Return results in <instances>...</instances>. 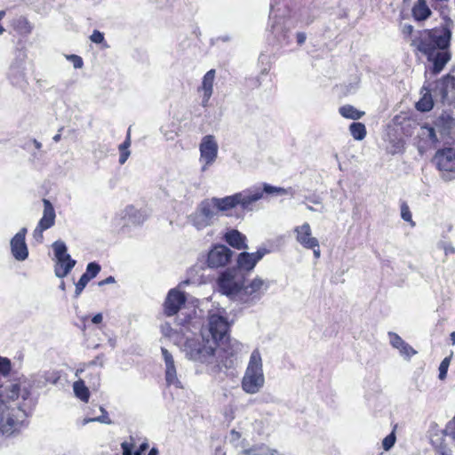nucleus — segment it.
<instances>
[{"mask_svg":"<svg viewBox=\"0 0 455 455\" xmlns=\"http://www.w3.org/2000/svg\"><path fill=\"white\" fill-rule=\"evenodd\" d=\"M88 383L91 387L97 389L100 386V373L99 371L93 370L87 376Z\"/></svg>","mask_w":455,"mask_h":455,"instance_id":"e433bc0d","label":"nucleus"},{"mask_svg":"<svg viewBox=\"0 0 455 455\" xmlns=\"http://www.w3.org/2000/svg\"><path fill=\"white\" fill-rule=\"evenodd\" d=\"M416 108L419 111H429L433 108V101L430 98L425 96L416 104Z\"/></svg>","mask_w":455,"mask_h":455,"instance_id":"58836bf2","label":"nucleus"},{"mask_svg":"<svg viewBox=\"0 0 455 455\" xmlns=\"http://www.w3.org/2000/svg\"><path fill=\"white\" fill-rule=\"evenodd\" d=\"M417 136L419 140V150H424L427 148L434 147L439 141L435 128L427 124L419 127L417 132Z\"/></svg>","mask_w":455,"mask_h":455,"instance_id":"412c9836","label":"nucleus"},{"mask_svg":"<svg viewBox=\"0 0 455 455\" xmlns=\"http://www.w3.org/2000/svg\"><path fill=\"white\" fill-rule=\"evenodd\" d=\"M449 365H450V358L445 357L442 361V363H440V366H439V379H444L446 378Z\"/></svg>","mask_w":455,"mask_h":455,"instance_id":"c03bdc74","label":"nucleus"},{"mask_svg":"<svg viewBox=\"0 0 455 455\" xmlns=\"http://www.w3.org/2000/svg\"><path fill=\"white\" fill-rule=\"evenodd\" d=\"M306 38L307 37L305 33L300 32L297 34V42L299 44H303L306 41Z\"/></svg>","mask_w":455,"mask_h":455,"instance_id":"864d4df0","label":"nucleus"},{"mask_svg":"<svg viewBox=\"0 0 455 455\" xmlns=\"http://www.w3.org/2000/svg\"><path fill=\"white\" fill-rule=\"evenodd\" d=\"M441 247L443 249L446 255L455 253V248L451 243H442Z\"/></svg>","mask_w":455,"mask_h":455,"instance_id":"de8ad7c7","label":"nucleus"},{"mask_svg":"<svg viewBox=\"0 0 455 455\" xmlns=\"http://www.w3.org/2000/svg\"><path fill=\"white\" fill-rule=\"evenodd\" d=\"M165 365V381L168 386H173L176 388H183L181 381L179 379L172 354L164 347L161 348Z\"/></svg>","mask_w":455,"mask_h":455,"instance_id":"a211bd4d","label":"nucleus"},{"mask_svg":"<svg viewBox=\"0 0 455 455\" xmlns=\"http://www.w3.org/2000/svg\"><path fill=\"white\" fill-rule=\"evenodd\" d=\"M395 435L394 432L390 433L388 435H387L382 442V446L385 451H389L395 443Z\"/></svg>","mask_w":455,"mask_h":455,"instance_id":"37998d69","label":"nucleus"},{"mask_svg":"<svg viewBox=\"0 0 455 455\" xmlns=\"http://www.w3.org/2000/svg\"><path fill=\"white\" fill-rule=\"evenodd\" d=\"M225 241L236 250H245L248 248L246 236L236 229L228 230L224 235Z\"/></svg>","mask_w":455,"mask_h":455,"instance_id":"b1692460","label":"nucleus"},{"mask_svg":"<svg viewBox=\"0 0 455 455\" xmlns=\"http://www.w3.org/2000/svg\"><path fill=\"white\" fill-rule=\"evenodd\" d=\"M388 336L391 346L399 350L401 355L404 356L405 358H410L416 354V351L398 334L389 332Z\"/></svg>","mask_w":455,"mask_h":455,"instance_id":"5701e85b","label":"nucleus"},{"mask_svg":"<svg viewBox=\"0 0 455 455\" xmlns=\"http://www.w3.org/2000/svg\"><path fill=\"white\" fill-rule=\"evenodd\" d=\"M115 278L113 276H108L106 279L99 282V286H103L105 284L114 283Z\"/></svg>","mask_w":455,"mask_h":455,"instance_id":"603ef678","label":"nucleus"},{"mask_svg":"<svg viewBox=\"0 0 455 455\" xmlns=\"http://www.w3.org/2000/svg\"><path fill=\"white\" fill-rule=\"evenodd\" d=\"M349 132L356 140H362L366 136V128L362 123H352L349 126Z\"/></svg>","mask_w":455,"mask_h":455,"instance_id":"f704fd0d","label":"nucleus"},{"mask_svg":"<svg viewBox=\"0 0 455 455\" xmlns=\"http://www.w3.org/2000/svg\"><path fill=\"white\" fill-rule=\"evenodd\" d=\"M33 143H34L36 148L40 149L42 148L41 142L37 141L36 140H33Z\"/></svg>","mask_w":455,"mask_h":455,"instance_id":"052dcab7","label":"nucleus"},{"mask_svg":"<svg viewBox=\"0 0 455 455\" xmlns=\"http://www.w3.org/2000/svg\"><path fill=\"white\" fill-rule=\"evenodd\" d=\"M89 281V276L82 275L78 282L76 283L75 297H78L82 293Z\"/></svg>","mask_w":455,"mask_h":455,"instance_id":"ea45409f","label":"nucleus"},{"mask_svg":"<svg viewBox=\"0 0 455 455\" xmlns=\"http://www.w3.org/2000/svg\"><path fill=\"white\" fill-rule=\"evenodd\" d=\"M265 385L262 358L255 349L250 356L248 365L241 380L242 390L248 395L258 394Z\"/></svg>","mask_w":455,"mask_h":455,"instance_id":"7ed1b4c3","label":"nucleus"},{"mask_svg":"<svg viewBox=\"0 0 455 455\" xmlns=\"http://www.w3.org/2000/svg\"><path fill=\"white\" fill-rule=\"evenodd\" d=\"M232 364H233V361H232V360H229V361H228V360H227V361L224 363V365H225V367H226V368L231 367V366H232Z\"/></svg>","mask_w":455,"mask_h":455,"instance_id":"0e129e2a","label":"nucleus"},{"mask_svg":"<svg viewBox=\"0 0 455 455\" xmlns=\"http://www.w3.org/2000/svg\"><path fill=\"white\" fill-rule=\"evenodd\" d=\"M67 59L72 62L75 68H81L84 65L82 58L78 55L71 54L67 56Z\"/></svg>","mask_w":455,"mask_h":455,"instance_id":"49530a36","label":"nucleus"},{"mask_svg":"<svg viewBox=\"0 0 455 455\" xmlns=\"http://www.w3.org/2000/svg\"><path fill=\"white\" fill-rule=\"evenodd\" d=\"M450 40L451 32L447 28H441L421 31L419 36L412 40L411 45L427 57L432 63L429 71L433 75H437L451 60Z\"/></svg>","mask_w":455,"mask_h":455,"instance_id":"f257e3e1","label":"nucleus"},{"mask_svg":"<svg viewBox=\"0 0 455 455\" xmlns=\"http://www.w3.org/2000/svg\"><path fill=\"white\" fill-rule=\"evenodd\" d=\"M260 196L259 191H241L221 198H206L198 204L197 209L213 222L220 212L228 215L227 212L236 206H240L243 211H252L253 204L259 201Z\"/></svg>","mask_w":455,"mask_h":455,"instance_id":"f03ea898","label":"nucleus"},{"mask_svg":"<svg viewBox=\"0 0 455 455\" xmlns=\"http://www.w3.org/2000/svg\"><path fill=\"white\" fill-rule=\"evenodd\" d=\"M267 253L266 249H259L256 252H241L237 257L238 271H251L257 263Z\"/></svg>","mask_w":455,"mask_h":455,"instance_id":"f3484780","label":"nucleus"},{"mask_svg":"<svg viewBox=\"0 0 455 455\" xmlns=\"http://www.w3.org/2000/svg\"><path fill=\"white\" fill-rule=\"evenodd\" d=\"M43 216L33 231V236L38 243L43 242L44 232L54 226L56 219L55 210L52 203L48 199H43Z\"/></svg>","mask_w":455,"mask_h":455,"instance_id":"ddd939ff","label":"nucleus"},{"mask_svg":"<svg viewBox=\"0 0 455 455\" xmlns=\"http://www.w3.org/2000/svg\"><path fill=\"white\" fill-rule=\"evenodd\" d=\"M215 80V70L211 69L203 77L202 85L199 91L203 92L202 106L207 107L209 100L213 93V84Z\"/></svg>","mask_w":455,"mask_h":455,"instance_id":"4be33fe9","label":"nucleus"},{"mask_svg":"<svg viewBox=\"0 0 455 455\" xmlns=\"http://www.w3.org/2000/svg\"><path fill=\"white\" fill-rule=\"evenodd\" d=\"M121 447L123 450V455H142V453L148 448V443H141L140 448L132 454L134 442L132 437H131L130 442H123L121 443Z\"/></svg>","mask_w":455,"mask_h":455,"instance_id":"473e14b6","label":"nucleus"},{"mask_svg":"<svg viewBox=\"0 0 455 455\" xmlns=\"http://www.w3.org/2000/svg\"><path fill=\"white\" fill-rule=\"evenodd\" d=\"M413 17L417 20H425L431 14V10L427 4L426 0H418L412 8Z\"/></svg>","mask_w":455,"mask_h":455,"instance_id":"cd10ccee","label":"nucleus"},{"mask_svg":"<svg viewBox=\"0 0 455 455\" xmlns=\"http://www.w3.org/2000/svg\"><path fill=\"white\" fill-rule=\"evenodd\" d=\"M130 145H131V138H130V133L128 132L125 141L119 146V150L120 151L129 150Z\"/></svg>","mask_w":455,"mask_h":455,"instance_id":"09e8293b","label":"nucleus"},{"mask_svg":"<svg viewBox=\"0 0 455 455\" xmlns=\"http://www.w3.org/2000/svg\"><path fill=\"white\" fill-rule=\"evenodd\" d=\"M244 191H259L261 195V196L259 197V200L263 198L264 193L267 194V195H273V196H284L289 193V189L280 188V187H275V186L269 185L267 183H264L262 185V188L259 187H253V188H247Z\"/></svg>","mask_w":455,"mask_h":455,"instance_id":"a878e982","label":"nucleus"},{"mask_svg":"<svg viewBox=\"0 0 455 455\" xmlns=\"http://www.w3.org/2000/svg\"><path fill=\"white\" fill-rule=\"evenodd\" d=\"M185 315L183 312L177 317L176 327L173 328L169 323H164L161 325V331L163 335L166 338H169L174 344L180 346L182 344L183 339L188 331H193V330H196L195 323H192V318L189 315L181 317V315Z\"/></svg>","mask_w":455,"mask_h":455,"instance_id":"6e6552de","label":"nucleus"},{"mask_svg":"<svg viewBox=\"0 0 455 455\" xmlns=\"http://www.w3.org/2000/svg\"><path fill=\"white\" fill-rule=\"evenodd\" d=\"M413 31V27L411 25H405L403 28V33L404 35H411Z\"/></svg>","mask_w":455,"mask_h":455,"instance_id":"6e6d98bb","label":"nucleus"},{"mask_svg":"<svg viewBox=\"0 0 455 455\" xmlns=\"http://www.w3.org/2000/svg\"><path fill=\"white\" fill-rule=\"evenodd\" d=\"M102 319H103L102 315H101V314H97V315H95L92 317V322L93 323H96V324H97V323H100L102 322Z\"/></svg>","mask_w":455,"mask_h":455,"instance_id":"4d7b16f0","label":"nucleus"},{"mask_svg":"<svg viewBox=\"0 0 455 455\" xmlns=\"http://www.w3.org/2000/svg\"><path fill=\"white\" fill-rule=\"evenodd\" d=\"M60 140V133L56 134V135L53 137V140H54L55 142H58Z\"/></svg>","mask_w":455,"mask_h":455,"instance_id":"338daca9","label":"nucleus"},{"mask_svg":"<svg viewBox=\"0 0 455 455\" xmlns=\"http://www.w3.org/2000/svg\"><path fill=\"white\" fill-rule=\"evenodd\" d=\"M401 217L403 220L411 222L412 226L414 225V223L412 222L411 213L410 212V209H409L408 205H406L405 204H403L401 206Z\"/></svg>","mask_w":455,"mask_h":455,"instance_id":"a18cd8bd","label":"nucleus"},{"mask_svg":"<svg viewBox=\"0 0 455 455\" xmlns=\"http://www.w3.org/2000/svg\"><path fill=\"white\" fill-rule=\"evenodd\" d=\"M100 410L102 412L101 416H99V417L93 418V419H84V424L89 423V422H92V421H98V422L105 423V424H108V425L111 424L112 421L108 418L106 410L104 408H102V407H100Z\"/></svg>","mask_w":455,"mask_h":455,"instance_id":"a19ab883","label":"nucleus"},{"mask_svg":"<svg viewBox=\"0 0 455 455\" xmlns=\"http://www.w3.org/2000/svg\"><path fill=\"white\" fill-rule=\"evenodd\" d=\"M296 241L304 248H314L319 245L316 237L312 235L311 227L308 223H304L294 228Z\"/></svg>","mask_w":455,"mask_h":455,"instance_id":"6ab92c4d","label":"nucleus"},{"mask_svg":"<svg viewBox=\"0 0 455 455\" xmlns=\"http://www.w3.org/2000/svg\"><path fill=\"white\" fill-rule=\"evenodd\" d=\"M267 455H283V454L275 449L269 448L267 451Z\"/></svg>","mask_w":455,"mask_h":455,"instance_id":"bf43d9fd","label":"nucleus"},{"mask_svg":"<svg viewBox=\"0 0 455 455\" xmlns=\"http://www.w3.org/2000/svg\"><path fill=\"white\" fill-rule=\"evenodd\" d=\"M271 28H272L273 32H275L278 30V25H277L276 21L273 22V24L271 25Z\"/></svg>","mask_w":455,"mask_h":455,"instance_id":"e2e57ef3","label":"nucleus"},{"mask_svg":"<svg viewBox=\"0 0 455 455\" xmlns=\"http://www.w3.org/2000/svg\"><path fill=\"white\" fill-rule=\"evenodd\" d=\"M449 87L455 89V76L450 74L436 82L435 91H437L443 98H445Z\"/></svg>","mask_w":455,"mask_h":455,"instance_id":"bb28decb","label":"nucleus"},{"mask_svg":"<svg viewBox=\"0 0 455 455\" xmlns=\"http://www.w3.org/2000/svg\"><path fill=\"white\" fill-rule=\"evenodd\" d=\"M130 150L120 151L119 164H124L130 156Z\"/></svg>","mask_w":455,"mask_h":455,"instance_id":"8fccbe9b","label":"nucleus"},{"mask_svg":"<svg viewBox=\"0 0 455 455\" xmlns=\"http://www.w3.org/2000/svg\"><path fill=\"white\" fill-rule=\"evenodd\" d=\"M125 217H128L129 220L134 224L142 223L148 217V214L141 210L135 209L132 205H129L124 210Z\"/></svg>","mask_w":455,"mask_h":455,"instance_id":"7c9ffc66","label":"nucleus"},{"mask_svg":"<svg viewBox=\"0 0 455 455\" xmlns=\"http://www.w3.org/2000/svg\"><path fill=\"white\" fill-rule=\"evenodd\" d=\"M11 371V361L6 357L0 356V373L7 376Z\"/></svg>","mask_w":455,"mask_h":455,"instance_id":"79ce46f5","label":"nucleus"},{"mask_svg":"<svg viewBox=\"0 0 455 455\" xmlns=\"http://www.w3.org/2000/svg\"><path fill=\"white\" fill-rule=\"evenodd\" d=\"M454 125L455 121L449 115H442L435 122V126L442 136L448 135Z\"/></svg>","mask_w":455,"mask_h":455,"instance_id":"c85d7f7f","label":"nucleus"},{"mask_svg":"<svg viewBox=\"0 0 455 455\" xmlns=\"http://www.w3.org/2000/svg\"><path fill=\"white\" fill-rule=\"evenodd\" d=\"M239 446L242 448L241 455H267L269 447L265 443H256L251 447L247 446V441H241Z\"/></svg>","mask_w":455,"mask_h":455,"instance_id":"393cba45","label":"nucleus"},{"mask_svg":"<svg viewBox=\"0 0 455 455\" xmlns=\"http://www.w3.org/2000/svg\"><path fill=\"white\" fill-rule=\"evenodd\" d=\"M230 435L232 443H235V441H238L241 438V434L235 429L231 430Z\"/></svg>","mask_w":455,"mask_h":455,"instance_id":"3c124183","label":"nucleus"},{"mask_svg":"<svg viewBox=\"0 0 455 455\" xmlns=\"http://www.w3.org/2000/svg\"><path fill=\"white\" fill-rule=\"evenodd\" d=\"M310 250H313V252H314V256L318 259L320 258V255H321V251H320V248H319V245L316 246V247H314V248H309Z\"/></svg>","mask_w":455,"mask_h":455,"instance_id":"13d9d810","label":"nucleus"},{"mask_svg":"<svg viewBox=\"0 0 455 455\" xmlns=\"http://www.w3.org/2000/svg\"><path fill=\"white\" fill-rule=\"evenodd\" d=\"M26 417V410L19 403L12 407L4 403H0V431L2 434L13 433L21 426Z\"/></svg>","mask_w":455,"mask_h":455,"instance_id":"39448f33","label":"nucleus"},{"mask_svg":"<svg viewBox=\"0 0 455 455\" xmlns=\"http://www.w3.org/2000/svg\"><path fill=\"white\" fill-rule=\"evenodd\" d=\"M100 266L96 262H91L86 267V271L84 275L89 276V280L94 278L100 271Z\"/></svg>","mask_w":455,"mask_h":455,"instance_id":"4c0bfd02","label":"nucleus"},{"mask_svg":"<svg viewBox=\"0 0 455 455\" xmlns=\"http://www.w3.org/2000/svg\"><path fill=\"white\" fill-rule=\"evenodd\" d=\"M188 283V281L182 282L177 288L170 290L164 305V314L166 315L172 316L176 314H178V315L180 314V311L182 310V306L185 305L186 297L180 289Z\"/></svg>","mask_w":455,"mask_h":455,"instance_id":"4468645a","label":"nucleus"},{"mask_svg":"<svg viewBox=\"0 0 455 455\" xmlns=\"http://www.w3.org/2000/svg\"><path fill=\"white\" fill-rule=\"evenodd\" d=\"M28 229L22 228L10 242L11 252L13 258L18 261H24L28 257V249L26 243V235Z\"/></svg>","mask_w":455,"mask_h":455,"instance_id":"dca6fc26","label":"nucleus"},{"mask_svg":"<svg viewBox=\"0 0 455 455\" xmlns=\"http://www.w3.org/2000/svg\"><path fill=\"white\" fill-rule=\"evenodd\" d=\"M148 455H158V450L156 448H152Z\"/></svg>","mask_w":455,"mask_h":455,"instance_id":"680f3d73","label":"nucleus"},{"mask_svg":"<svg viewBox=\"0 0 455 455\" xmlns=\"http://www.w3.org/2000/svg\"><path fill=\"white\" fill-rule=\"evenodd\" d=\"M73 390L76 396L79 398L81 401L84 403H87L89 401L90 392L83 379H79L78 380L74 382Z\"/></svg>","mask_w":455,"mask_h":455,"instance_id":"2f4dec72","label":"nucleus"},{"mask_svg":"<svg viewBox=\"0 0 455 455\" xmlns=\"http://www.w3.org/2000/svg\"><path fill=\"white\" fill-rule=\"evenodd\" d=\"M218 150V143L213 135H206L203 137L199 145L200 162L203 164V172H205L208 167L216 161Z\"/></svg>","mask_w":455,"mask_h":455,"instance_id":"f8f14e48","label":"nucleus"},{"mask_svg":"<svg viewBox=\"0 0 455 455\" xmlns=\"http://www.w3.org/2000/svg\"><path fill=\"white\" fill-rule=\"evenodd\" d=\"M226 312L223 308L211 310L209 312L208 334L211 335L209 339L216 341V347L224 345L229 340L228 336V323L226 319Z\"/></svg>","mask_w":455,"mask_h":455,"instance_id":"0eeeda50","label":"nucleus"},{"mask_svg":"<svg viewBox=\"0 0 455 455\" xmlns=\"http://www.w3.org/2000/svg\"><path fill=\"white\" fill-rule=\"evenodd\" d=\"M244 275L236 269H227L218 279V287L222 294L238 300L244 283Z\"/></svg>","mask_w":455,"mask_h":455,"instance_id":"423d86ee","label":"nucleus"},{"mask_svg":"<svg viewBox=\"0 0 455 455\" xmlns=\"http://www.w3.org/2000/svg\"><path fill=\"white\" fill-rule=\"evenodd\" d=\"M183 344V351L190 360L203 363H211L216 350V341L209 339V335L202 331L200 339H191L187 335Z\"/></svg>","mask_w":455,"mask_h":455,"instance_id":"20e7f679","label":"nucleus"},{"mask_svg":"<svg viewBox=\"0 0 455 455\" xmlns=\"http://www.w3.org/2000/svg\"><path fill=\"white\" fill-rule=\"evenodd\" d=\"M268 287V282L256 276L247 285L243 284L239 301L242 303L253 304L261 298Z\"/></svg>","mask_w":455,"mask_h":455,"instance_id":"9b49d317","label":"nucleus"},{"mask_svg":"<svg viewBox=\"0 0 455 455\" xmlns=\"http://www.w3.org/2000/svg\"><path fill=\"white\" fill-rule=\"evenodd\" d=\"M451 339L452 341V344L455 345V332H451Z\"/></svg>","mask_w":455,"mask_h":455,"instance_id":"774afa93","label":"nucleus"},{"mask_svg":"<svg viewBox=\"0 0 455 455\" xmlns=\"http://www.w3.org/2000/svg\"><path fill=\"white\" fill-rule=\"evenodd\" d=\"M52 249L55 258V275L59 278H63L70 273L76 261L68 253V248L63 241H55L52 243Z\"/></svg>","mask_w":455,"mask_h":455,"instance_id":"1a4fd4ad","label":"nucleus"},{"mask_svg":"<svg viewBox=\"0 0 455 455\" xmlns=\"http://www.w3.org/2000/svg\"><path fill=\"white\" fill-rule=\"evenodd\" d=\"M339 112L343 117L352 120H358L364 115L363 111H360L351 105L340 107Z\"/></svg>","mask_w":455,"mask_h":455,"instance_id":"72a5a7b5","label":"nucleus"},{"mask_svg":"<svg viewBox=\"0 0 455 455\" xmlns=\"http://www.w3.org/2000/svg\"><path fill=\"white\" fill-rule=\"evenodd\" d=\"M189 220L197 230H202L213 223L211 220L205 218L197 208L196 212L189 216Z\"/></svg>","mask_w":455,"mask_h":455,"instance_id":"c756f323","label":"nucleus"},{"mask_svg":"<svg viewBox=\"0 0 455 455\" xmlns=\"http://www.w3.org/2000/svg\"><path fill=\"white\" fill-rule=\"evenodd\" d=\"M83 371H84V369H83V368L77 369V370L76 371V373H75L76 377H79V376H80V374H81Z\"/></svg>","mask_w":455,"mask_h":455,"instance_id":"69168bd1","label":"nucleus"},{"mask_svg":"<svg viewBox=\"0 0 455 455\" xmlns=\"http://www.w3.org/2000/svg\"><path fill=\"white\" fill-rule=\"evenodd\" d=\"M241 344L236 342V341H234V344L232 345V352H230V355L231 356H234L235 353H236L238 350H240V347H241Z\"/></svg>","mask_w":455,"mask_h":455,"instance_id":"5fc2aeb1","label":"nucleus"},{"mask_svg":"<svg viewBox=\"0 0 455 455\" xmlns=\"http://www.w3.org/2000/svg\"><path fill=\"white\" fill-rule=\"evenodd\" d=\"M233 251L225 245L218 244L210 250L207 255V266L218 268L226 266L231 259Z\"/></svg>","mask_w":455,"mask_h":455,"instance_id":"2eb2a0df","label":"nucleus"},{"mask_svg":"<svg viewBox=\"0 0 455 455\" xmlns=\"http://www.w3.org/2000/svg\"><path fill=\"white\" fill-rule=\"evenodd\" d=\"M90 40L94 44H102L104 49L109 48L108 44L105 41L104 34L99 30H93L90 36Z\"/></svg>","mask_w":455,"mask_h":455,"instance_id":"c9c22d12","label":"nucleus"},{"mask_svg":"<svg viewBox=\"0 0 455 455\" xmlns=\"http://www.w3.org/2000/svg\"><path fill=\"white\" fill-rule=\"evenodd\" d=\"M26 401L29 396V391L26 388L21 390L18 383H10L7 386L0 387V403H5V400L15 401L19 397Z\"/></svg>","mask_w":455,"mask_h":455,"instance_id":"aec40b11","label":"nucleus"},{"mask_svg":"<svg viewBox=\"0 0 455 455\" xmlns=\"http://www.w3.org/2000/svg\"><path fill=\"white\" fill-rule=\"evenodd\" d=\"M433 162L441 172L442 179H455V148L448 147L436 151Z\"/></svg>","mask_w":455,"mask_h":455,"instance_id":"9d476101","label":"nucleus"}]
</instances>
